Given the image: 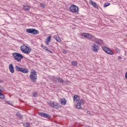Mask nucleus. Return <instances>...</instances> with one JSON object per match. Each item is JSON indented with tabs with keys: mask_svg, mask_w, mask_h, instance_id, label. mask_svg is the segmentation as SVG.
Returning <instances> with one entry per match:
<instances>
[{
	"mask_svg": "<svg viewBox=\"0 0 127 127\" xmlns=\"http://www.w3.org/2000/svg\"><path fill=\"white\" fill-rule=\"evenodd\" d=\"M21 51L23 52V53H25V54H29L30 52H31V49L30 48L23 45L20 47Z\"/></svg>",
	"mask_w": 127,
	"mask_h": 127,
	"instance_id": "nucleus-1",
	"label": "nucleus"
},
{
	"mask_svg": "<svg viewBox=\"0 0 127 127\" xmlns=\"http://www.w3.org/2000/svg\"><path fill=\"white\" fill-rule=\"evenodd\" d=\"M12 56L17 62H20L21 59H23V56L18 53H13Z\"/></svg>",
	"mask_w": 127,
	"mask_h": 127,
	"instance_id": "nucleus-2",
	"label": "nucleus"
},
{
	"mask_svg": "<svg viewBox=\"0 0 127 127\" xmlns=\"http://www.w3.org/2000/svg\"><path fill=\"white\" fill-rule=\"evenodd\" d=\"M26 31L28 33H31V34H33L34 35L39 34V31L34 28L27 29Z\"/></svg>",
	"mask_w": 127,
	"mask_h": 127,
	"instance_id": "nucleus-3",
	"label": "nucleus"
},
{
	"mask_svg": "<svg viewBox=\"0 0 127 127\" xmlns=\"http://www.w3.org/2000/svg\"><path fill=\"white\" fill-rule=\"evenodd\" d=\"M29 78L32 80L33 82H36V80L37 79V73L36 71H32L30 74Z\"/></svg>",
	"mask_w": 127,
	"mask_h": 127,
	"instance_id": "nucleus-4",
	"label": "nucleus"
},
{
	"mask_svg": "<svg viewBox=\"0 0 127 127\" xmlns=\"http://www.w3.org/2000/svg\"><path fill=\"white\" fill-rule=\"evenodd\" d=\"M69 10L70 12H72L73 13H76L79 10V7L76 6L75 5H71L69 7Z\"/></svg>",
	"mask_w": 127,
	"mask_h": 127,
	"instance_id": "nucleus-5",
	"label": "nucleus"
},
{
	"mask_svg": "<svg viewBox=\"0 0 127 127\" xmlns=\"http://www.w3.org/2000/svg\"><path fill=\"white\" fill-rule=\"evenodd\" d=\"M49 105L52 108H53L54 109H56L57 110L61 108V106L59 105V104L57 102H50L49 103Z\"/></svg>",
	"mask_w": 127,
	"mask_h": 127,
	"instance_id": "nucleus-6",
	"label": "nucleus"
},
{
	"mask_svg": "<svg viewBox=\"0 0 127 127\" xmlns=\"http://www.w3.org/2000/svg\"><path fill=\"white\" fill-rule=\"evenodd\" d=\"M102 49L105 52H106V53H107V54H109V55H114V53L110 48L104 46L102 47Z\"/></svg>",
	"mask_w": 127,
	"mask_h": 127,
	"instance_id": "nucleus-7",
	"label": "nucleus"
},
{
	"mask_svg": "<svg viewBox=\"0 0 127 127\" xmlns=\"http://www.w3.org/2000/svg\"><path fill=\"white\" fill-rule=\"evenodd\" d=\"M91 49L93 50V52L96 53L99 51V50L100 49V47L96 45L95 43H93L92 45Z\"/></svg>",
	"mask_w": 127,
	"mask_h": 127,
	"instance_id": "nucleus-8",
	"label": "nucleus"
},
{
	"mask_svg": "<svg viewBox=\"0 0 127 127\" xmlns=\"http://www.w3.org/2000/svg\"><path fill=\"white\" fill-rule=\"evenodd\" d=\"M38 115L39 116H41V117H43V118H45L46 119H50L51 118V116L50 115L47 114V113H44L42 112H39Z\"/></svg>",
	"mask_w": 127,
	"mask_h": 127,
	"instance_id": "nucleus-9",
	"label": "nucleus"
},
{
	"mask_svg": "<svg viewBox=\"0 0 127 127\" xmlns=\"http://www.w3.org/2000/svg\"><path fill=\"white\" fill-rule=\"evenodd\" d=\"M89 4H90V5H92V6H93V7H95V8H99V5L97 4V3H96L95 2H94V1L93 0H89Z\"/></svg>",
	"mask_w": 127,
	"mask_h": 127,
	"instance_id": "nucleus-10",
	"label": "nucleus"
},
{
	"mask_svg": "<svg viewBox=\"0 0 127 127\" xmlns=\"http://www.w3.org/2000/svg\"><path fill=\"white\" fill-rule=\"evenodd\" d=\"M94 42H95V43L98 44L99 45H103L104 44V41L100 39L96 38L94 40Z\"/></svg>",
	"mask_w": 127,
	"mask_h": 127,
	"instance_id": "nucleus-11",
	"label": "nucleus"
},
{
	"mask_svg": "<svg viewBox=\"0 0 127 127\" xmlns=\"http://www.w3.org/2000/svg\"><path fill=\"white\" fill-rule=\"evenodd\" d=\"M82 36H84L86 38H87L88 39H92L93 38V36H92L91 34L89 33H83L82 34Z\"/></svg>",
	"mask_w": 127,
	"mask_h": 127,
	"instance_id": "nucleus-12",
	"label": "nucleus"
},
{
	"mask_svg": "<svg viewBox=\"0 0 127 127\" xmlns=\"http://www.w3.org/2000/svg\"><path fill=\"white\" fill-rule=\"evenodd\" d=\"M54 80L56 83H63L64 82V80L60 77H59V78L57 77H55L54 78Z\"/></svg>",
	"mask_w": 127,
	"mask_h": 127,
	"instance_id": "nucleus-13",
	"label": "nucleus"
},
{
	"mask_svg": "<svg viewBox=\"0 0 127 127\" xmlns=\"http://www.w3.org/2000/svg\"><path fill=\"white\" fill-rule=\"evenodd\" d=\"M9 70L12 73V74H13V73H14V67H13V64H10L9 65Z\"/></svg>",
	"mask_w": 127,
	"mask_h": 127,
	"instance_id": "nucleus-14",
	"label": "nucleus"
},
{
	"mask_svg": "<svg viewBox=\"0 0 127 127\" xmlns=\"http://www.w3.org/2000/svg\"><path fill=\"white\" fill-rule=\"evenodd\" d=\"M3 90V87L0 85V99H4V95L1 93Z\"/></svg>",
	"mask_w": 127,
	"mask_h": 127,
	"instance_id": "nucleus-15",
	"label": "nucleus"
},
{
	"mask_svg": "<svg viewBox=\"0 0 127 127\" xmlns=\"http://www.w3.org/2000/svg\"><path fill=\"white\" fill-rule=\"evenodd\" d=\"M60 102L61 105H63V106H65L67 104V100L65 99H61Z\"/></svg>",
	"mask_w": 127,
	"mask_h": 127,
	"instance_id": "nucleus-16",
	"label": "nucleus"
},
{
	"mask_svg": "<svg viewBox=\"0 0 127 127\" xmlns=\"http://www.w3.org/2000/svg\"><path fill=\"white\" fill-rule=\"evenodd\" d=\"M21 72H22V73H24V74H27V73L29 72V70H28V69L22 67V69H21Z\"/></svg>",
	"mask_w": 127,
	"mask_h": 127,
	"instance_id": "nucleus-17",
	"label": "nucleus"
},
{
	"mask_svg": "<svg viewBox=\"0 0 127 127\" xmlns=\"http://www.w3.org/2000/svg\"><path fill=\"white\" fill-rule=\"evenodd\" d=\"M80 100V97L78 95H74L73 96V101L74 102H79V100Z\"/></svg>",
	"mask_w": 127,
	"mask_h": 127,
	"instance_id": "nucleus-18",
	"label": "nucleus"
},
{
	"mask_svg": "<svg viewBox=\"0 0 127 127\" xmlns=\"http://www.w3.org/2000/svg\"><path fill=\"white\" fill-rule=\"evenodd\" d=\"M22 68V67H20V66H19L18 65L15 66V69L16 71H17V72H21Z\"/></svg>",
	"mask_w": 127,
	"mask_h": 127,
	"instance_id": "nucleus-19",
	"label": "nucleus"
},
{
	"mask_svg": "<svg viewBox=\"0 0 127 127\" xmlns=\"http://www.w3.org/2000/svg\"><path fill=\"white\" fill-rule=\"evenodd\" d=\"M76 109H78V110H82V107L81 106V104L79 103H77L75 106Z\"/></svg>",
	"mask_w": 127,
	"mask_h": 127,
	"instance_id": "nucleus-20",
	"label": "nucleus"
},
{
	"mask_svg": "<svg viewBox=\"0 0 127 127\" xmlns=\"http://www.w3.org/2000/svg\"><path fill=\"white\" fill-rule=\"evenodd\" d=\"M54 38L55 39H56V40L58 41V42H61V39H60V37L57 36H55Z\"/></svg>",
	"mask_w": 127,
	"mask_h": 127,
	"instance_id": "nucleus-21",
	"label": "nucleus"
},
{
	"mask_svg": "<svg viewBox=\"0 0 127 127\" xmlns=\"http://www.w3.org/2000/svg\"><path fill=\"white\" fill-rule=\"evenodd\" d=\"M77 102V103L80 104V105H84V100L82 99H79Z\"/></svg>",
	"mask_w": 127,
	"mask_h": 127,
	"instance_id": "nucleus-22",
	"label": "nucleus"
},
{
	"mask_svg": "<svg viewBox=\"0 0 127 127\" xmlns=\"http://www.w3.org/2000/svg\"><path fill=\"white\" fill-rule=\"evenodd\" d=\"M23 8L24 9V10L28 11L29 10L30 7H29L28 6H24Z\"/></svg>",
	"mask_w": 127,
	"mask_h": 127,
	"instance_id": "nucleus-23",
	"label": "nucleus"
},
{
	"mask_svg": "<svg viewBox=\"0 0 127 127\" xmlns=\"http://www.w3.org/2000/svg\"><path fill=\"white\" fill-rule=\"evenodd\" d=\"M16 116L18 117V118H19V119H22V115L19 113L16 114Z\"/></svg>",
	"mask_w": 127,
	"mask_h": 127,
	"instance_id": "nucleus-24",
	"label": "nucleus"
},
{
	"mask_svg": "<svg viewBox=\"0 0 127 127\" xmlns=\"http://www.w3.org/2000/svg\"><path fill=\"white\" fill-rule=\"evenodd\" d=\"M110 2H105L103 5L104 7H107V6H109L110 5Z\"/></svg>",
	"mask_w": 127,
	"mask_h": 127,
	"instance_id": "nucleus-25",
	"label": "nucleus"
},
{
	"mask_svg": "<svg viewBox=\"0 0 127 127\" xmlns=\"http://www.w3.org/2000/svg\"><path fill=\"white\" fill-rule=\"evenodd\" d=\"M24 127H28L29 126H30V124H29V123H25L23 124Z\"/></svg>",
	"mask_w": 127,
	"mask_h": 127,
	"instance_id": "nucleus-26",
	"label": "nucleus"
},
{
	"mask_svg": "<svg viewBox=\"0 0 127 127\" xmlns=\"http://www.w3.org/2000/svg\"><path fill=\"white\" fill-rule=\"evenodd\" d=\"M71 64L73 65V66H77V62H75V61H73L71 63Z\"/></svg>",
	"mask_w": 127,
	"mask_h": 127,
	"instance_id": "nucleus-27",
	"label": "nucleus"
},
{
	"mask_svg": "<svg viewBox=\"0 0 127 127\" xmlns=\"http://www.w3.org/2000/svg\"><path fill=\"white\" fill-rule=\"evenodd\" d=\"M51 37H52L51 36H48L47 39L46 40V41H49V42L51 41Z\"/></svg>",
	"mask_w": 127,
	"mask_h": 127,
	"instance_id": "nucleus-28",
	"label": "nucleus"
},
{
	"mask_svg": "<svg viewBox=\"0 0 127 127\" xmlns=\"http://www.w3.org/2000/svg\"><path fill=\"white\" fill-rule=\"evenodd\" d=\"M42 48H43V49H44L46 51H47L48 50V48H47V47L44 46L43 45H42Z\"/></svg>",
	"mask_w": 127,
	"mask_h": 127,
	"instance_id": "nucleus-29",
	"label": "nucleus"
},
{
	"mask_svg": "<svg viewBox=\"0 0 127 127\" xmlns=\"http://www.w3.org/2000/svg\"><path fill=\"white\" fill-rule=\"evenodd\" d=\"M37 95H38V94L37 92L32 93V96H33L35 98L37 97Z\"/></svg>",
	"mask_w": 127,
	"mask_h": 127,
	"instance_id": "nucleus-30",
	"label": "nucleus"
},
{
	"mask_svg": "<svg viewBox=\"0 0 127 127\" xmlns=\"http://www.w3.org/2000/svg\"><path fill=\"white\" fill-rule=\"evenodd\" d=\"M7 104H8V105H10L11 106V105H12V104L13 103L12 101H7Z\"/></svg>",
	"mask_w": 127,
	"mask_h": 127,
	"instance_id": "nucleus-31",
	"label": "nucleus"
},
{
	"mask_svg": "<svg viewBox=\"0 0 127 127\" xmlns=\"http://www.w3.org/2000/svg\"><path fill=\"white\" fill-rule=\"evenodd\" d=\"M63 83H64L65 84H69V83H70V81H69L68 80H64Z\"/></svg>",
	"mask_w": 127,
	"mask_h": 127,
	"instance_id": "nucleus-32",
	"label": "nucleus"
},
{
	"mask_svg": "<svg viewBox=\"0 0 127 127\" xmlns=\"http://www.w3.org/2000/svg\"><path fill=\"white\" fill-rule=\"evenodd\" d=\"M40 5L42 6V7H45V4L41 3Z\"/></svg>",
	"mask_w": 127,
	"mask_h": 127,
	"instance_id": "nucleus-33",
	"label": "nucleus"
},
{
	"mask_svg": "<svg viewBox=\"0 0 127 127\" xmlns=\"http://www.w3.org/2000/svg\"><path fill=\"white\" fill-rule=\"evenodd\" d=\"M63 52L64 54H66V53H67V51L66 50H64Z\"/></svg>",
	"mask_w": 127,
	"mask_h": 127,
	"instance_id": "nucleus-34",
	"label": "nucleus"
},
{
	"mask_svg": "<svg viewBox=\"0 0 127 127\" xmlns=\"http://www.w3.org/2000/svg\"><path fill=\"white\" fill-rule=\"evenodd\" d=\"M49 41H46V45H49Z\"/></svg>",
	"mask_w": 127,
	"mask_h": 127,
	"instance_id": "nucleus-35",
	"label": "nucleus"
},
{
	"mask_svg": "<svg viewBox=\"0 0 127 127\" xmlns=\"http://www.w3.org/2000/svg\"><path fill=\"white\" fill-rule=\"evenodd\" d=\"M123 59V58H122L121 56L118 57V60H122Z\"/></svg>",
	"mask_w": 127,
	"mask_h": 127,
	"instance_id": "nucleus-36",
	"label": "nucleus"
},
{
	"mask_svg": "<svg viewBox=\"0 0 127 127\" xmlns=\"http://www.w3.org/2000/svg\"><path fill=\"white\" fill-rule=\"evenodd\" d=\"M0 83H3V80L2 79H0Z\"/></svg>",
	"mask_w": 127,
	"mask_h": 127,
	"instance_id": "nucleus-37",
	"label": "nucleus"
},
{
	"mask_svg": "<svg viewBox=\"0 0 127 127\" xmlns=\"http://www.w3.org/2000/svg\"><path fill=\"white\" fill-rule=\"evenodd\" d=\"M87 113L88 115H90V114H91V112L90 111H87Z\"/></svg>",
	"mask_w": 127,
	"mask_h": 127,
	"instance_id": "nucleus-38",
	"label": "nucleus"
},
{
	"mask_svg": "<svg viewBox=\"0 0 127 127\" xmlns=\"http://www.w3.org/2000/svg\"><path fill=\"white\" fill-rule=\"evenodd\" d=\"M47 51H48L49 52H50V53H52V52H51L50 50H48Z\"/></svg>",
	"mask_w": 127,
	"mask_h": 127,
	"instance_id": "nucleus-39",
	"label": "nucleus"
},
{
	"mask_svg": "<svg viewBox=\"0 0 127 127\" xmlns=\"http://www.w3.org/2000/svg\"><path fill=\"white\" fill-rule=\"evenodd\" d=\"M126 37H127V34L126 35Z\"/></svg>",
	"mask_w": 127,
	"mask_h": 127,
	"instance_id": "nucleus-40",
	"label": "nucleus"
}]
</instances>
